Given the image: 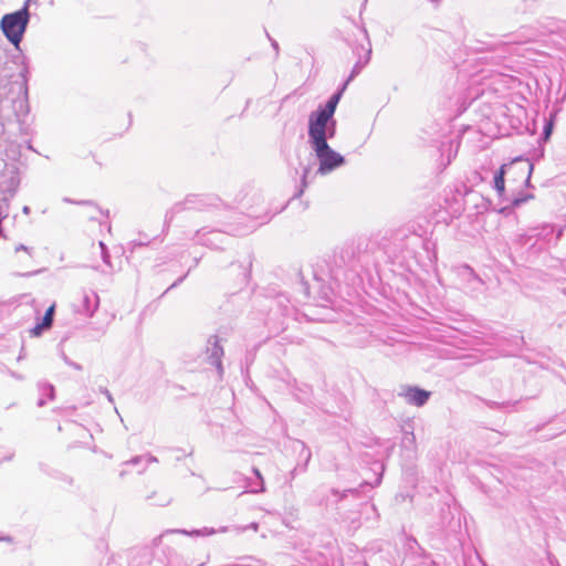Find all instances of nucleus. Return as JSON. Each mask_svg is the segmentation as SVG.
<instances>
[{"label":"nucleus","mask_w":566,"mask_h":566,"mask_svg":"<svg viewBox=\"0 0 566 566\" xmlns=\"http://www.w3.org/2000/svg\"><path fill=\"white\" fill-rule=\"evenodd\" d=\"M342 92L333 94L325 105H319L318 108L312 112L308 116V144L313 145L324 140V129L334 118L337 104L340 99Z\"/></svg>","instance_id":"1"},{"label":"nucleus","mask_w":566,"mask_h":566,"mask_svg":"<svg viewBox=\"0 0 566 566\" xmlns=\"http://www.w3.org/2000/svg\"><path fill=\"white\" fill-rule=\"evenodd\" d=\"M27 0L24 7L19 11L3 15L1 20V29L7 39L14 45H18L29 23V2Z\"/></svg>","instance_id":"2"},{"label":"nucleus","mask_w":566,"mask_h":566,"mask_svg":"<svg viewBox=\"0 0 566 566\" xmlns=\"http://www.w3.org/2000/svg\"><path fill=\"white\" fill-rule=\"evenodd\" d=\"M310 146L319 161L317 174L327 175L344 165V157L332 149L326 142L322 140Z\"/></svg>","instance_id":"3"},{"label":"nucleus","mask_w":566,"mask_h":566,"mask_svg":"<svg viewBox=\"0 0 566 566\" xmlns=\"http://www.w3.org/2000/svg\"><path fill=\"white\" fill-rule=\"evenodd\" d=\"M507 169H514L517 174L524 177V181L527 184L533 171V165L518 158L510 164L502 165L500 170L494 176V188L499 196H502L505 191L504 176Z\"/></svg>","instance_id":"4"},{"label":"nucleus","mask_w":566,"mask_h":566,"mask_svg":"<svg viewBox=\"0 0 566 566\" xmlns=\"http://www.w3.org/2000/svg\"><path fill=\"white\" fill-rule=\"evenodd\" d=\"M99 298L98 295L93 291H83L80 298L74 303L75 312L85 316H93L95 311L98 308Z\"/></svg>","instance_id":"5"},{"label":"nucleus","mask_w":566,"mask_h":566,"mask_svg":"<svg viewBox=\"0 0 566 566\" xmlns=\"http://www.w3.org/2000/svg\"><path fill=\"white\" fill-rule=\"evenodd\" d=\"M207 206L206 198L197 195H190L184 201L177 202L166 213V221H171L177 213L187 209H200Z\"/></svg>","instance_id":"6"},{"label":"nucleus","mask_w":566,"mask_h":566,"mask_svg":"<svg viewBox=\"0 0 566 566\" xmlns=\"http://www.w3.org/2000/svg\"><path fill=\"white\" fill-rule=\"evenodd\" d=\"M228 239V235L218 230H206L200 229L195 234V240L202 244L212 249H218Z\"/></svg>","instance_id":"7"},{"label":"nucleus","mask_w":566,"mask_h":566,"mask_svg":"<svg viewBox=\"0 0 566 566\" xmlns=\"http://www.w3.org/2000/svg\"><path fill=\"white\" fill-rule=\"evenodd\" d=\"M207 354H208L210 364L216 366L218 371L221 374L222 373L221 358L223 356V348L220 345L219 338L217 336H211L208 339Z\"/></svg>","instance_id":"8"},{"label":"nucleus","mask_w":566,"mask_h":566,"mask_svg":"<svg viewBox=\"0 0 566 566\" xmlns=\"http://www.w3.org/2000/svg\"><path fill=\"white\" fill-rule=\"evenodd\" d=\"M400 395L405 397L408 403L417 407L426 405L430 397L429 391L418 387H407Z\"/></svg>","instance_id":"9"},{"label":"nucleus","mask_w":566,"mask_h":566,"mask_svg":"<svg viewBox=\"0 0 566 566\" xmlns=\"http://www.w3.org/2000/svg\"><path fill=\"white\" fill-rule=\"evenodd\" d=\"M54 310H55V306L54 305H51L41 323H38L31 331H30V334L31 336H40L44 331L49 329L51 326H52V323H53V316H54Z\"/></svg>","instance_id":"10"},{"label":"nucleus","mask_w":566,"mask_h":566,"mask_svg":"<svg viewBox=\"0 0 566 566\" xmlns=\"http://www.w3.org/2000/svg\"><path fill=\"white\" fill-rule=\"evenodd\" d=\"M168 533H181V534H186V535H190V536H209V535H213L217 533V531L214 528H209V527H203L201 530H193L191 532H188L186 530H168L166 531L164 534L157 536L155 539H154V545L157 546L159 545L163 536L165 534H168Z\"/></svg>","instance_id":"11"},{"label":"nucleus","mask_w":566,"mask_h":566,"mask_svg":"<svg viewBox=\"0 0 566 566\" xmlns=\"http://www.w3.org/2000/svg\"><path fill=\"white\" fill-rule=\"evenodd\" d=\"M555 228L552 224H544L541 229H533L530 238H537L545 241H551V235L554 233Z\"/></svg>","instance_id":"12"},{"label":"nucleus","mask_w":566,"mask_h":566,"mask_svg":"<svg viewBox=\"0 0 566 566\" xmlns=\"http://www.w3.org/2000/svg\"><path fill=\"white\" fill-rule=\"evenodd\" d=\"M370 54H371V48L370 45L366 49V59L364 61H361L360 59L356 62V64L354 65L353 70H352V73L347 80V82L352 81L356 75H358L360 73V71L363 70V67L369 62V59H370Z\"/></svg>","instance_id":"13"},{"label":"nucleus","mask_w":566,"mask_h":566,"mask_svg":"<svg viewBox=\"0 0 566 566\" xmlns=\"http://www.w3.org/2000/svg\"><path fill=\"white\" fill-rule=\"evenodd\" d=\"M253 473L256 476V482H251L249 486L251 488V493H260L265 491L263 476L261 475L259 469L253 468Z\"/></svg>","instance_id":"14"},{"label":"nucleus","mask_w":566,"mask_h":566,"mask_svg":"<svg viewBox=\"0 0 566 566\" xmlns=\"http://www.w3.org/2000/svg\"><path fill=\"white\" fill-rule=\"evenodd\" d=\"M323 132H324V134H323L324 142H326V143H327V139L335 137V134H336V120H335V118H333L331 120L328 126H326V128Z\"/></svg>","instance_id":"15"},{"label":"nucleus","mask_w":566,"mask_h":566,"mask_svg":"<svg viewBox=\"0 0 566 566\" xmlns=\"http://www.w3.org/2000/svg\"><path fill=\"white\" fill-rule=\"evenodd\" d=\"M39 390L42 395H48L49 398L52 400L54 397V387L51 384H40Z\"/></svg>","instance_id":"16"},{"label":"nucleus","mask_w":566,"mask_h":566,"mask_svg":"<svg viewBox=\"0 0 566 566\" xmlns=\"http://www.w3.org/2000/svg\"><path fill=\"white\" fill-rule=\"evenodd\" d=\"M332 493L336 496H338V500L337 501H340L343 500L344 497L347 496L348 493L350 494H358V490L357 489H347L345 491H343L342 493L335 489L332 490Z\"/></svg>","instance_id":"17"},{"label":"nucleus","mask_w":566,"mask_h":566,"mask_svg":"<svg viewBox=\"0 0 566 566\" xmlns=\"http://www.w3.org/2000/svg\"><path fill=\"white\" fill-rule=\"evenodd\" d=\"M533 38H534V35H533V34H531V35H525V34L523 33L521 36H518V38H516V39H514V40H510V41H507V43H517V44H521V43H527V42L532 41V40H533Z\"/></svg>","instance_id":"18"},{"label":"nucleus","mask_w":566,"mask_h":566,"mask_svg":"<svg viewBox=\"0 0 566 566\" xmlns=\"http://www.w3.org/2000/svg\"><path fill=\"white\" fill-rule=\"evenodd\" d=\"M531 198H533L532 195H525V196H521V197H516L512 200V206L513 207H520L522 203L528 201Z\"/></svg>","instance_id":"19"},{"label":"nucleus","mask_w":566,"mask_h":566,"mask_svg":"<svg viewBox=\"0 0 566 566\" xmlns=\"http://www.w3.org/2000/svg\"><path fill=\"white\" fill-rule=\"evenodd\" d=\"M516 402H510V401H506V402H502V403H499L496 401H488L486 405L492 408V409H495V408H507L510 406H513L515 405Z\"/></svg>","instance_id":"20"},{"label":"nucleus","mask_w":566,"mask_h":566,"mask_svg":"<svg viewBox=\"0 0 566 566\" xmlns=\"http://www.w3.org/2000/svg\"><path fill=\"white\" fill-rule=\"evenodd\" d=\"M99 247H101V250H102V256H103V260L105 263H108L109 262V255L107 253V248L105 245L104 242H99Z\"/></svg>","instance_id":"21"},{"label":"nucleus","mask_w":566,"mask_h":566,"mask_svg":"<svg viewBox=\"0 0 566 566\" xmlns=\"http://www.w3.org/2000/svg\"><path fill=\"white\" fill-rule=\"evenodd\" d=\"M249 528H251V530H253V531H255V532H256V531H258V528H259V524H258V523H255V522H253V523H251V524H250V525H248V526H244V527H237L238 532H244V531H247V530H249Z\"/></svg>","instance_id":"22"},{"label":"nucleus","mask_w":566,"mask_h":566,"mask_svg":"<svg viewBox=\"0 0 566 566\" xmlns=\"http://www.w3.org/2000/svg\"><path fill=\"white\" fill-rule=\"evenodd\" d=\"M143 459H144V457L137 455V457H134L133 459H130L129 461L124 462V464L136 465V464L140 463Z\"/></svg>","instance_id":"23"},{"label":"nucleus","mask_w":566,"mask_h":566,"mask_svg":"<svg viewBox=\"0 0 566 566\" xmlns=\"http://www.w3.org/2000/svg\"><path fill=\"white\" fill-rule=\"evenodd\" d=\"M308 174H310V167L304 168L303 175H302V185H303V187H306V179L308 177Z\"/></svg>","instance_id":"24"},{"label":"nucleus","mask_w":566,"mask_h":566,"mask_svg":"<svg viewBox=\"0 0 566 566\" xmlns=\"http://www.w3.org/2000/svg\"><path fill=\"white\" fill-rule=\"evenodd\" d=\"M64 360L69 366L73 367L74 369L82 370V366L80 364L69 360L66 357L64 358Z\"/></svg>","instance_id":"25"},{"label":"nucleus","mask_w":566,"mask_h":566,"mask_svg":"<svg viewBox=\"0 0 566 566\" xmlns=\"http://www.w3.org/2000/svg\"><path fill=\"white\" fill-rule=\"evenodd\" d=\"M552 126H553L552 122H548V123L545 125V127H544V134H545V137H548V136H549V134H551V132H552Z\"/></svg>","instance_id":"26"},{"label":"nucleus","mask_w":566,"mask_h":566,"mask_svg":"<svg viewBox=\"0 0 566 566\" xmlns=\"http://www.w3.org/2000/svg\"><path fill=\"white\" fill-rule=\"evenodd\" d=\"M102 392L106 396V398L109 402H112V403L114 402L113 396L108 389L104 388V389H102Z\"/></svg>","instance_id":"27"},{"label":"nucleus","mask_w":566,"mask_h":566,"mask_svg":"<svg viewBox=\"0 0 566 566\" xmlns=\"http://www.w3.org/2000/svg\"><path fill=\"white\" fill-rule=\"evenodd\" d=\"M19 108L21 112L28 113V106H27L25 101H23V99L19 101Z\"/></svg>","instance_id":"28"},{"label":"nucleus","mask_w":566,"mask_h":566,"mask_svg":"<svg viewBox=\"0 0 566 566\" xmlns=\"http://www.w3.org/2000/svg\"><path fill=\"white\" fill-rule=\"evenodd\" d=\"M268 38L269 40L271 41V45L273 46V49L275 50V52L277 53L279 52V43L273 40L272 38H270V35L268 34Z\"/></svg>","instance_id":"29"},{"label":"nucleus","mask_w":566,"mask_h":566,"mask_svg":"<svg viewBox=\"0 0 566 566\" xmlns=\"http://www.w3.org/2000/svg\"><path fill=\"white\" fill-rule=\"evenodd\" d=\"M184 279H185V276L179 277L175 283H172V284L167 289V291H169V290H171V289L176 287L179 283H181V282L184 281Z\"/></svg>","instance_id":"30"},{"label":"nucleus","mask_w":566,"mask_h":566,"mask_svg":"<svg viewBox=\"0 0 566 566\" xmlns=\"http://www.w3.org/2000/svg\"><path fill=\"white\" fill-rule=\"evenodd\" d=\"M145 459H146L147 463H155L158 461L156 457L150 455V454H148Z\"/></svg>","instance_id":"31"},{"label":"nucleus","mask_w":566,"mask_h":566,"mask_svg":"<svg viewBox=\"0 0 566 566\" xmlns=\"http://www.w3.org/2000/svg\"><path fill=\"white\" fill-rule=\"evenodd\" d=\"M21 250H22V251H29L28 247H25V245H23V244H20V245H18V247L15 248V251H17V252H18V251H21Z\"/></svg>","instance_id":"32"},{"label":"nucleus","mask_w":566,"mask_h":566,"mask_svg":"<svg viewBox=\"0 0 566 566\" xmlns=\"http://www.w3.org/2000/svg\"><path fill=\"white\" fill-rule=\"evenodd\" d=\"M562 234H563V229H559V230L557 231V233H556V238H555V240H556V241H558V240L560 239Z\"/></svg>","instance_id":"33"},{"label":"nucleus","mask_w":566,"mask_h":566,"mask_svg":"<svg viewBox=\"0 0 566 566\" xmlns=\"http://www.w3.org/2000/svg\"><path fill=\"white\" fill-rule=\"evenodd\" d=\"M44 405H45V400L43 398H40L39 401H38V406L42 407Z\"/></svg>","instance_id":"34"},{"label":"nucleus","mask_w":566,"mask_h":566,"mask_svg":"<svg viewBox=\"0 0 566 566\" xmlns=\"http://www.w3.org/2000/svg\"><path fill=\"white\" fill-rule=\"evenodd\" d=\"M218 532H220V533H226V532H228V527H227V526H223V527H221Z\"/></svg>","instance_id":"35"},{"label":"nucleus","mask_w":566,"mask_h":566,"mask_svg":"<svg viewBox=\"0 0 566 566\" xmlns=\"http://www.w3.org/2000/svg\"><path fill=\"white\" fill-rule=\"evenodd\" d=\"M23 212H24L25 214L30 213V208H29L28 206H25V207L23 208Z\"/></svg>","instance_id":"36"},{"label":"nucleus","mask_w":566,"mask_h":566,"mask_svg":"<svg viewBox=\"0 0 566 566\" xmlns=\"http://www.w3.org/2000/svg\"><path fill=\"white\" fill-rule=\"evenodd\" d=\"M433 3H436L437 6L439 4V0H432Z\"/></svg>","instance_id":"37"}]
</instances>
